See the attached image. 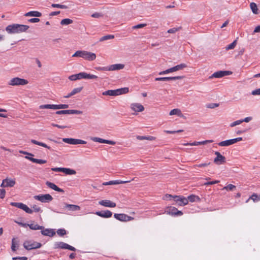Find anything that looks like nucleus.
Wrapping results in <instances>:
<instances>
[{"instance_id": "obj_21", "label": "nucleus", "mask_w": 260, "mask_h": 260, "mask_svg": "<svg viewBox=\"0 0 260 260\" xmlns=\"http://www.w3.org/2000/svg\"><path fill=\"white\" fill-rule=\"evenodd\" d=\"M95 214L103 218H110L112 215V213L109 210L104 211H97Z\"/></svg>"}, {"instance_id": "obj_62", "label": "nucleus", "mask_w": 260, "mask_h": 260, "mask_svg": "<svg viewBox=\"0 0 260 260\" xmlns=\"http://www.w3.org/2000/svg\"><path fill=\"white\" fill-rule=\"evenodd\" d=\"M13 260H27V257L25 256L13 257Z\"/></svg>"}, {"instance_id": "obj_49", "label": "nucleus", "mask_w": 260, "mask_h": 260, "mask_svg": "<svg viewBox=\"0 0 260 260\" xmlns=\"http://www.w3.org/2000/svg\"><path fill=\"white\" fill-rule=\"evenodd\" d=\"M51 7H52L53 8H57L64 9L68 8V7L66 5H60V4H52Z\"/></svg>"}, {"instance_id": "obj_63", "label": "nucleus", "mask_w": 260, "mask_h": 260, "mask_svg": "<svg viewBox=\"0 0 260 260\" xmlns=\"http://www.w3.org/2000/svg\"><path fill=\"white\" fill-rule=\"evenodd\" d=\"M102 16V15L99 13H94L91 15V17L93 18H100Z\"/></svg>"}, {"instance_id": "obj_19", "label": "nucleus", "mask_w": 260, "mask_h": 260, "mask_svg": "<svg viewBox=\"0 0 260 260\" xmlns=\"http://www.w3.org/2000/svg\"><path fill=\"white\" fill-rule=\"evenodd\" d=\"M183 78V76L157 77L155 79V80L159 81H171V80H176L181 79Z\"/></svg>"}, {"instance_id": "obj_14", "label": "nucleus", "mask_w": 260, "mask_h": 260, "mask_svg": "<svg viewBox=\"0 0 260 260\" xmlns=\"http://www.w3.org/2000/svg\"><path fill=\"white\" fill-rule=\"evenodd\" d=\"M215 154L216 157L214 159V162L217 165H221L225 162V157L222 156L219 152L216 151Z\"/></svg>"}, {"instance_id": "obj_40", "label": "nucleus", "mask_w": 260, "mask_h": 260, "mask_svg": "<svg viewBox=\"0 0 260 260\" xmlns=\"http://www.w3.org/2000/svg\"><path fill=\"white\" fill-rule=\"evenodd\" d=\"M69 79L71 81H76L80 79V73L71 75L69 77Z\"/></svg>"}, {"instance_id": "obj_8", "label": "nucleus", "mask_w": 260, "mask_h": 260, "mask_svg": "<svg viewBox=\"0 0 260 260\" xmlns=\"http://www.w3.org/2000/svg\"><path fill=\"white\" fill-rule=\"evenodd\" d=\"M242 140V138L239 137L233 139L227 140L225 141H221L219 142L218 145L220 146L224 147V146H228L231 145H233L238 142L241 141Z\"/></svg>"}, {"instance_id": "obj_56", "label": "nucleus", "mask_w": 260, "mask_h": 260, "mask_svg": "<svg viewBox=\"0 0 260 260\" xmlns=\"http://www.w3.org/2000/svg\"><path fill=\"white\" fill-rule=\"evenodd\" d=\"M210 164V162H209V163H203V164H199V165H196L193 166V168H195L197 167H200V168L205 167H207V166L209 165Z\"/></svg>"}, {"instance_id": "obj_15", "label": "nucleus", "mask_w": 260, "mask_h": 260, "mask_svg": "<svg viewBox=\"0 0 260 260\" xmlns=\"http://www.w3.org/2000/svg\"><path fill=\"white\" fill-rule=\"evenodd\" d=\"M82 113V111L77 110H63L60 111H57L56 112V114L58 115L60 114H81Z\"/></svg>"}, {"instance_id": "obj_28", "label": "nucleus", "mask_w": 260, "mask_h": 260, "mask_svg": "<svg viewBox=\"0 0 260 260\" xmlns=\"http://www.w3.org/2000/svg\"><path fill=\"white\" fill-rule=\"evenodd\" d=\"M25 17H41V13L38 11H30L24 14Z\"/></svg>"}, {"instance_id": "obj_17", "label": "nucleus", "mask_w": 260, "mask_h": 260, "mask_svg": "<svg viewBox=\"0 0 260 260\" xmlns=\"http://www.w3.org/2000/svg\"><path fill=\"white\" fill-rule=\"evenodd\" d=\"M99 204L101 206L109 208H114L116 206L115 203L111 202L108 200H101L99 202Z\"/></svg>"}, {"instance_id": "obj_38", "label": "nucleus", "mask_w": 260, "mask_h": 260, "mask_svg": "<svg viewBox=\"0 0 260 260\" xmlns=\"http://www.w3.org/2000/svg\"><path fill=\"white\" fill-rule=\"evenodd\" d=\"M131 180H125V181H122V180H113L110 181L111 185H115V184H124L126 183L130 182Z\"/></svg>"}, {"instance_id": "obj_55", "label": "nucleus", "mask_w": 260, "mask_h": 260, "mask_svg": "<svg viewBox=\"0 0 260 260\" xmlns=\"http://www.w3.org/2000/svg\"><path fill=\"white\" fill-rule=\"evenodd\" d=\"M32 212H39L41 211V208L38 206L35 205L32 206V209H31Z\"/></svg>"}, {"instance_id": "obj_22", "label": "nucleus", "mask_w": 260, "mask_h": 260, "mask_svg": "<svg viewBox=\"0 0 260 260\" xmlns=\"http://www.w3.org/2000/svg\"><path fill=\"white\" fill-rule=\"evenodd\" d=\"M120 90L118 89L116 90H108L103 92L104 95H110V96H116L120 95Z\"/></svg>"}, {"instance_id": "obj_12", "label": "nucleus", "mask_w": 260, "mask_h": 260, "mask_svg": "<svg viewBox=\"0 0 260 260\" xmlns=\"http://www.w3.org/2000/svg\"><path fill=\"white\" fill-rule=\"evenodd\" d=\"M174 199L176 205L178 206H184L188 204L187 199L183 196H174Z\"/></svg>"}, {"instance_id": "obj_34", "label": "nucleus", "mask_w": 260, "mask_h": 260, "mask_svg": "<svg viewBox=\"0 0 260 260\" xmlns=\"http://www.w3.org/2000/svg\"><path fill=\"white\" fill-rule=\"evenodd\" d=\"M39 108L40 109H50L56 110V105H50V104L42 105L39 106Z\"/></svg>"}, {"instance_id": "obj_59", "label": "nucleus", "mask_w": 260, "mask_h": 260, "mask_svg": "<svg viewBox=\"0 0 260 260\" xmlns=\"http://www.w3.org/2000/svg\"><path fill=\"white\" fill-rule=\"evenodd\" d=\"M6 191L4 189H0V198L4 199L5 197Z\"/></svg>"}, {"instance_id": "obj_52", "label": "nucleus", "mask_w": 260, "mask_h": 260, "mask_svg": "<svg viewBox=\"0 0 260 260\" xmlns=\"http://www.w3.org/2000/svg\"><path fill=\"white\" fill-rule=\"evenodd\" d=\"M32 162L39 164H43L46 163L47 161L46 160L34 158V159L32 160Z\"/></svg>"}, {"instance_id": "obj_61", "label": "nucleus", "mask_w": 260, "mask_h": 260, "mask_svg": "<svg viewBox=\"0 0 260 260\" xmlns=\"http://www.w3.org/2000/svg\"><path fill=\"white\" fill-rule=\"evenodd\" d=\"M251 94L253 95H260V88L253 90Z\"/></svg>"}, {"instance_id": "obj_32", "label": "nucleus", "mask_w": 260, "mask_h": 260, "mask_svg": "<svg viewBox=\"0 0 260 260\" xmlns=\"http://www.w3.org/2000/svg\"><path fill=\"white\" fill-rule=\"evenodd\" d=\"M27 226H28L31 230H43L44 229V226L38 225L35 223L27 224Z\"/></svg>"}, {"instance_id": "obj_47", "label": "nucleus", "mask_w": 260, "mask_h": 260, "mask_svg": "<svg viewBox=\"0 0 260 260\" xmlns=\"http://www.w3.org/2000/svg\"><path fill=\"white\" fill-rule=\"evenodd\" d=\"M83 89V87H77V88H75L74 89H73L72 90V91L71 92V94H72L73 95L78 93H79L81 91V90H82Z\"/></svg>"}, {"instance_id": "obj_42", "label": "nucleus", "mask_w": 260, "mask_h": 260, "mask_svg": "<svg viewBox=\"0 0 260 260\" xmlns=\"http://www.w3.org/2000/svg\"><path fill=\"white\" fill-rule=\"evenodd\" d=\"M114 38V36L112 35H108L102 37L100 39V42H103L106 40L113 39Z\"/></svg>"}, {"instance_id": "obj_39", "label": "nucleus", "mask_w": 260, "mask_h": 260, "mask_svg": "<svg viewBox=\"0 0 260 260\" xmlns=\"http://www.w3.org/2000/svg\"><path fill=\"white\" fill-rule=\"evenodd\" d=\"M250 9H251V11H252V12L254 14H258V9H257V5L255 3H251L250 4Z\"/></svg>"}, {"instance_id": "obj_64", "label": "nucleus", "mask_w": 260, "mask_h": 260, "mask_svg": "<svg viewBox=\"0 0 260 260\" xmlns=\"http://www.w3.org/2000/svg\"><path fill=\"white\" fill-rule=\"evenodd\" d=\"M218 106H219V104L213 103V104H210L208 106V108H211V109H213V108H215L217 107Z\"/></svg>"}, {"instance_id": "obj_54", "label": "nucleus", "mask_w": 260, "mask_h": 260, "mask_svg": "<svg viewBox=\"0 0 260 260\" xmlns=\"http://www.w3.org/2000/svg\"><path fill=\"white\" fill-rule=\"evenodd\" d=\"M183 131V130H182V129H179L178 131H165V132L167 134H175V133H181V132H182Z\"/></svg>"}, {"instance_id": "obj_2", "label": "nucleus", "mask_w": 260, "mask_h": 260, "mask_svg": "<svg viewBox=\"0 0 260 260\" xmlns=\"http://www.w3.org/2000/svg\"><path fill=\"white\" fill-rule=\"evenodd\" d=\"M72 57H79L88 61H93L96 58V54L87 51L78 50L72 55Z\"/></svg>"}, {"instance_id": "obj_5", "label": "nucleus", "mask_w": 260, "mask_h": 260, "mask_svg": "<svg viewBox=\"0 0 260 260\" xmlns=\"http://www.w3.org/2000/svg\"><path fill=\"white\" fill-rule=\"evenodd\" d=\"M54 248L55 249H69L71 251H75L76 250V248L68 244L63 242H56L54 244Z\"/></svg>"}, {"instance_id": "obj_30", "label": "nucleus", "mask_w": 260, "mask_h": 260, "mask_svg": "<svg viewBox=\"0 0 260 260\" xmlns=\"http://www.w3.org/2000/svg\"><path fill=\"white\" fill-rule=\"evenodd\" d=\"M5 182H6V186H7V187H13L15 183V179H12L10 178H7L4 179Z\"/></svg>"}, {"instance_id": "obj_43", "label": "nucleus", "mask_w": 260, "mask_h": 260, "mask_svg": "<svg viewBox=\"0 0 260 260\" xmlns=\"http://www.w3.org/2000/svg\"><path fill=\"white\" fill-rule=\"evenodd\" d=\"M252 200L254 202L260 201V196H258L256 193H253L251 195V196L248 199L246 202H248L249 199Z\"/></svg>"}, {"instance_id": "obj_26", "label": "nucleus", "mask_w": 260, "mask_h": 260, "mask_svg": "<svg viewBox=\"0 0 260 260\" xmlns=\"http://www.w3.org/2000/svg\"><path fill=\"white\" fill-rule=\"evenodd\" d=\"M41 232L43 235L49 237H53L55 234V232L53 229H43L41 230Z\"/></svg>"}, {"instance_id": "obj_10", "label": "nucleus", "mask_w": 260, "mask_h": 260, "mask_svg": "<svg viewBox=\"0 0 260 260\" xmlns=\"http://www.w3.org/2000/svg\"><path fill=\"white\" fill-rule=\"evenodd\" d=\"M114 217L116 219H117L119 221H123V222L131 221L134 219L133 217H132L131 216H129L127 215L123 214V213H120V214L115 213L114 214Z\"/></svg>"}, {"instance_id": "obj_53", "label": "nucleus", "mask_w": 260, "mask_h": 260, "mask_svg": "<svg viewBox=\"0 0 260 260\" xmlns=\"http://www.w3.org/2000/svg\"><path fill=\"white\" fill-rule=\"evenodd\" d=\"M242 123V121L241 120H238L235 121L231 123L230 124V126L231 127H234V126L239 125Z\"/></svg>"}, {"instance_id": "obj_1", "label": "nucleus", "mask_w": 260, "mask_h": 260, "mask_svg": "<svg viewBox=\"0 0 260 260\" xmlns=\"http://www.w3.org/2000/svg\"><path fill=\"white\" fill-rule=\"evenodd\" d=\"M28 28L29 26L26 25L13 24L8 25L6 30L10 34H19L26 31Z\"/></svg>"}, {"instance_id": "obj_4", "label": "nucleus", "mask_w": 260, "mask_h": 260, "mask_svg": "<svg viewBox=\"0 0 260 260\" xmlns=\"http://www.w3.org/2000/svg\"><path fill=\"white\" fill-rule=\"evenodd\" d=\"M187 67V65L185 63H181L180 64H178L175 67L168 69L166 70L160 72L158 74L159 75H162L169 74L170 73L174 72L179 70H183V69Z\"/></svg>"}, {"instance_id": "obj_11", "label": "nucleus", "mask_w": 260, "mask_h": 260, "mask_svg": "<svg viewBox=\"0 0 260 260\" xmlns=\"http://www.w3.org/2000/svg\"><path fill=\"white\" fill-rule=\"evenodd\" d=\"M10 204L13 206L22 209L27 213L31 214L32 213V211L31 210V209L22 203L11 202Z\"/></svg>"}, {"instance_id": "obj_24", "label": "nucleus", "mask_w": 260, "mask_h": 260, "mask_svg": "<svg viewBox=\"0 0 260 260\" xmlns=\"http://www.w3.org/2000/svg\"><path fill=\"white\" fill-rule=\"evenodd\" d=\"M124 65L123 64H114L108 66V71H116V70H120L124 68Z\"/></svg>"}, {"instance_id": "obj_7", "label": "nucleus", "mask_w": 260, "mask_h": 260, "mask_svg": "<svg viewBox=\"0 0 260 260\" xmlns=\"http://www.w3.org/2000/svg\"><path fill=\"white\" fill-rule=\"evenodd\" d=\"M34 199L42 203H49L53 200L52 197L49 194H40L34 196Z\"/></svg>"}, {"instance_id": "obj_44", "label": "nucleus", "mask_w": 260, "mask_h": 260, "mask_svg": "<svg viewBox=\"0 0 260 260\" xmlns=\"http://www.w3.org/2000/svg\"><path fill=\"white\" fill-rule=\"evenodd\" d=\"M18 242L16 240L15 238H13L12 240V245L11 249L12 251H15L17 249L16 245H18Z\"/></svg>"}, {"instance_id": "obj_23", "label": "nucleus", "mask_w": 260, "mask_h": 260, "mask_svg": "<svg viewBox=\"0 0 260 260\" xmlns=\"http://www.w3.org/2000/svg\"><path fill=\"white\" fill-rule=\"evenodd\" d=\"M80 74V79H96L98 78V76L94 75H91L90 74H87L85 72H81Z\"/></svg>"}, {"instance_id": "obj_9", "label": "nucleus", "mask_w": 260, "mask_h": 260, "mask_svg": "<svg viewBox=\"0 0 260 260\" xmlns=\"http://www.w3.org/2000/svg\"><path fill=\"white\" fill-rule=\"evenodd\" d=\"M62 141L64 143L73 145L86 144L87 143L85 141L73 138H63Z\"/></svg>"}, {"instance_id": "obj_33", "label": "nucleus", "mask_w": 260, "mask_h": 260, "mask_svg": "<svg viewBox=\"0 0 260 260\" xmlns=\"http://www.w3.org/2000/svg\"><path fill=\"white\" fill-rule=\"evenodd\" d=\"M213 142V140H205V141H201V142H194L193 143H191V144H190V146H198L199 145H205L207 143H212Z\"/></svg>"}, {"instance_id": "obj_58", "label": "nucleus", "mask_w": 260, "mask_h": 260, "mask_svg": "<svg viewBox=\"0 0 260 260\" xmlns=\"http://www.w3.org/2000/svg\"><path fill=\"white\" fill-rule=\"evenodd\" d=\"M146 25V24H139L136 25H135L133 27V29H138L141 28L145 27Z\"/></svg>"}, {"instance_id": "obj_60", "label": "nucleus", "mask_w": 260, "mask_h": 260, "mask_svg": "<svg viewBox=\"0 0 260 260\" xmlns=\"http://www.w3.org/2000/svg\"><path fill=\"white\" fill-rule=\"evenodd\" d=\"M219 182V180H215V181H210V182H206V183H204V185H213V184H215L218 183Z\"/></svg>"}, {"instance_id": "obj_57", "label": "nucleus", "mask_w": 260, "mask_h": 260, "mask_svg": "<svg viewBox=\"0 0 260 260\" xmlns=\"http://www.w3.org/2000/svg\"><path fill=\"white\" fill-rule=\"evenodd\" d=\"M118 89L120 90L119 91L120 92V94H122L123 93H126L128 92V88H126V87Z\"/></svg>"}, {"instance_id": "obj_46", "label": "nucleus", "mask_w": 260, "mask_h": 260, "mask_svg": "<svg viewBox=\"0 0 260 260\" xmlns=\"http://www.w3.org/2000/svg\"><path fill=\"white\" fill-rule=\"evenodd\" d=\"M56 233L60 237H62L67 234V231L63 229H60L57 230Z\"/></svg>"}, {"instance_id": "obj_27", "label": "nucleus", "mask_w": 260, "mask_h": 260, "mask_svg": "<svg viewBox=\"0 0 260 260\" xmlns=\"http://www.w3.org/2000/svg\"><path fill=\"white\" fill-rule=\"evenodd\" d=\"M64 208L68 209L69 210L72 211H78L80 210V206L76 205L69 204L64 203Z\"/></svg>"}, {"instance_id": "obj_35", "label": "nucleus", "mask_w": 260, "mask_h": 260, "mask_svg": "<svg viewBox=\"0 0 260 260\" xmlns=\"http://www.w3.org/2000/svg\"><path fill=\"white\" fill-rule=\"evenodd\" d=\"M31 142L34 144H36V145H39V146H42L43 147H45V148H46L48 149H50L51 148L47 146L46 144L44 143H42V142H39V141H37L35 140H31Z\"/></svg>"}, {"instance_id": "obj_51", "label": "nucleus", "mask_w": 260, "mask_h": 260, "mask_svg": "<svg viewBox=\"0 0 260 260\" xmlns=\"http://www.w3.org/2000/svg\"><path fill=\"white\" fill-rule=\"evenodd\" d=\"M235 188H236V186L230 184L226 186H224L223 189H226V190H233Z\"/></svg>"}, {"instance_id": "obj_18", "label": "nucleus", "mask_w": 260, "mask_h": 260, "mask_svg": "<svg viewBox=\"0 0 260 260\" xmlns=\"http://www.w3.org/2000/svg\"><path fill=\"white\" fill-rule=\"evenodd\" d=\"M130 107L132 110L136 112H141L144 110V106L140 103H132Z\"/></svg>"}, {"instance_id": "obj_25", "label": "nucleus", "mask_w": 260, "mask_h": 260, "mask_svg": "<svg viewBox=\"0 0 260 260\" xmlns=\"http://www.w3.org/2000/svg\"><path fill=\"white\" fill-rule=\"evenodd\" d=\"M46 184L47 185L48 187L51 188L52 189H53L58 192H64V190L62 189L59 188L53 183L50 182L49 181H47L46 182Z\"/></svg>"}, {"instance_id": "obj_50", "label": "nucleus", "mask_w": 260, "mask_h": 260, "mask_svg": "<svg viewBox=\"0 0 260 260\" xmlns=\"http://www.w3.org/2000/svg\"><path fill=\"white\" fill-rule=\"evenodd\" d=\"M68 108H69V105L67 104L56 105V110L61 109H67Z\"/></svg>"}, {"instance_id": "obj_16", "label": "nucleus", "mask_w": 260, "mask_h": 260, "mask_svg": "<svg viewBox=\"0 0 260 260\" xmlns=\"http://www.w3.org/2000/svg\"><path fill=\"white\" fill-rule=\"evenodd\" d=\"M166 212L171 215H182L183 214L181 211H178L176 208L171 206L167 208Z\"/></svg>"}, {"instance_id": "obj_37", "label": "nucleus", "mask_w": 260, "mask_h": 260, "mask_svg": "<svg viewBox=\"0 0 260 260\" xmlns=\"http://www.w3.org/2000/svg\"><path fill=\"white\" fill-rule=\"evenodd\" d=\"M187 199L188 200V202L190 201V202L199 201L200 200L198 196L194 194L189 196Z\"/></svg>"}, {"instance_id": "obj_29", "label": "nucleus", "mask_w": 260, "mask_h": 260, "mask_svg": "<svg viewBox=\"0 0 260 260\" xmlns=\"http://www.w3.org/2000/svg\"><path fill=\"white\" fill-rule=\"evenodd\" d=\"M136 138L139 140H147L149 141H154L156 140V138L151 136H137Z\"/></svg>"}, {"instance_id": "obj_41", "label": "nucleus", "mask_w": 260, "mask_h": 260, "mask_svg": "<svg viewBox=\"0 0 260 260\" xmlns=\"http://www.w3.org/2000/svg\"><path fill=\"white\" fill-rule=\"evenodd\" d=\"M237 45V40L234 41L233 43L226 46L225 48L226 50H229L233 49Z\"/></svg>"}, {"instance_id": "obj_13", "label": "nucleus", "mask_w": 260, "mask_h": 260, "mask_svg": "<svg viewBox=\"0 0 260 260\" xmlns=\"http://www.w3.org/2000/svg\"><path fill=\"white\" fill-rule=\"evenodd\" d=\"M232 72L228 71H219L215 72L213 73L211 77L210 78H219L223 77L225 76L230 75L232 74Z\"/></svg>"}, {"instance_id": "obj_6", "label": "nucleus", "mask_w": 260, "mask_h": 260, "mask_svg": "<svg viewBox=\"0 0 260 260\" xmlns=\"http://www.w3.org/2000/svg\"><path fill=\"white\" fill-rule=\"evenodd\" d=\"M42 245L40 243L32 241H26L23 243L24 247L27 250L39 248Z\"/></svg>"}, {"instance_id": "obj_20", "label": "nucleus", "mask_w": 260, "mask_h": 260, "mask_svg": "<svg viewBox=\"0 0 260 260\" xmlns=\"http://www.w3.org/2000/svg\"><path fill=\"white\" fill-rule=\"evenodd\" d=\"M91 139L94 142L101 143H106L112 145H114L116 144V142L113 141L105 140L98 137H92Z\"/></svg>"}, {"instance_id": "obj_45", "label": "nucleus", "mask_w": 260, "mask_h": 260, "mask_svg": "<svg viewBox=\"0 0 260 260\" xmlns=\"http://www.w3.org/2000/svg\"><path fill=\"white\" fill-rule=\"evenodd\" d=\"M72 23H73V20L72 19H70L69 18L63 19L60 22V24L61 25H68V24H70Z\"/></svg>"}, {"instance_id": "obj_48", "label": "nucleus", "mask_w": 260, "mask_h": 260, "mask_svg": "<svg viewBox=\"0 0 260 260\" xmlns=\"http://www.w3.org/2000/svg\"><path fill=\"white\" fill-rule=\"evenodd\" d=\"M181 29H182V27H181V26L178 27L177 28L174 27V28L169 29L167 32L170 34H174V33H175L176 32L181 30Z\"/></svg>"}, {"instance_id": "obj_3", "label": "nucleus", "mask_w": 260, "mask_h": 260, "mask_svg": "<svg viewBox=\"0 0 260 260\" xmlns=\"http://www.w3.org/2000/svg\"><path fill=\"white\" fill-rule=\"evenodd\" d=\"M28 83V81L25 79L15 77L9 81L8 84L11 86H20L26 85Z\"/></svg>"}, {"instance_id": "obj_31", "label": "nucleus", "mask_w": 260, "mask_h": 260, "mask_svg": "<svg viewBox=\"0 0 260 260\" xmlns=\"http://www.w3.org/2000/svg\"><path fill=\"white\" fill-rule=\"evenodd\" d=\"M170 115H177L180 117H183V115L181 111V110L179 109H174L170 111L169 113Z\"/></svg>"}, {"instance_id": "obj_36", "label": "nucleus", "mask_w": 260, "mask_h": 260, "mask_svg": "<svg viewBox=\"0 0 260 260\" xmlns=\"http://www.w3.org/2000/svg\"><path fill=\"white\" fill-rule=\"evenodd\" d=\"M62 172L68 175H75L76 172L73 169L63 168Z\"/></svg>"}]
</instances>
